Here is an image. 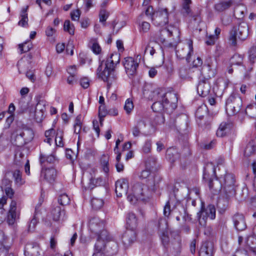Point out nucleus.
Returning a JSON list of instances; mask_svg holds the SVG:
<instances>
[{"mask_svg": "<svg viewBox=\"0 0 256 256\" xmlns=\"http://www.w3.org/2000/svg\"><path fill=\"white\" fill-rule=\"evenodd\" d=\"M104 200L100 198H93L91 200L92 208L95 210L100 209L104 205Z\"/></svg>", "mask_w": 256, "mask_h": 256, "instance_id": "obj_40", "label": "nucleus"}, {"mask_svg": "<svg viewBox=\"0 0 256 256\" xmlns=\"http://www.w3.org/2000/svg\"><path fill=\"white\" fill-rule=\"evenodd\" d=\"M56 160L55 156L54 154H50L48 156L40 155V162L42 164L45 162H47L48 163H53Z\"/></svg>", "mask_w": 256, "mask_h": 256, "instance_id": "obj_45", "label": "nucleus"}, {"mask_svg": "<svg viewBox=\"0 0 256 256\" xmlns=\"http://www.w3.org/2000/svg\"><path fill=\"white\" fill-rule=\"evenodd\" d=\"M44 112L36 110L34 114V118L36 122H41L44 118Z\"/></svg>", "mask_w": 256, "mask_h": 256, "instance_id": "obj_49", "label": "nucleus"}, {"mask_svg": "<svg viewBox=\"0 0 256 256\" xmlns=\"http://www.w3.org/2000/svg\"><path fill=\"white\" fill-rule=\"evenodd\" d=\"M104 184L103 180L101 178H92L90 180L89 188H94L96 186H100Z\"/></svg>", "mask_w": 256, "mask_h": 256, "instance_id": "obj_36", "label": "nucleus"}, {"mask_svg": "<svg viewBox=\"0 0 256 256\" xmlns=\"http://www.w3.org/2000/svg\"><path fill=\"white\" fill-rule=\"evenodd\" d=\"M152 98L156 100L152 106V109L155 112H162L164 108H168V105L172 109L176 108L178 97L174 92H166L164 90L157 89L152 92Z\"/></svg>", "mask_w": 256, "mask_h": 256, "instance_id": "obj_1", "label": "nucleus"}, {"mask_svg": "<svg viewBox=\"0 0 256 256\" xmlns=\"http://www.w3.org/2000/svg\"><path fill=\"white\" fill-rule=\"evenodd\" d=\"M231 5L230 1L221 2L215 5L214 8L217 12H222L228 8Z\"/></svg>", "mask_w": 256, "mask_h": 256, "instance_id": "obj_32", "label": "nucleus"}, {"mask_svg": "<svg viewBox=\"0 0 256 256\" xmlns=\"http://www.w3.org/2000/svg\"><path fill=\"white\" fill-rule=\"evenodd\" d=\"M32 48V44L30 42L18 45V48L21 54L29 51Z\"/></svg>", "mask_w": 256, "mask_h": 256, "instance_id": "obj_43", "label": "nucleus"}, {"mask_svg": "<svg viewBox=\"0 0 256 256\" xmlns=\"http://www.w3.org/2000/svg\"><path fill=\"white\" fill-rule=\"evenodd\" d=\"M68 74L72 76H76V68L75 65L70 66L67 68Z\"/></svg>", "mask_w": 256, "mask_h": 256, "instance_id": "obj_57", "label": "nucleus"}, {"mask_svg": "<svg viewBox=\"0 0 256 256\" xmlns=\"http://www.w3.org/2000/svg\"><path fill=\"white\" fill-rule=\"evenodd\" d=\"M82 116L79 114L76 117L75 119L74 128V132L76 134H79L80 132L82 126Z\"/></svg>", "mask_w": 256, "mask_h": 256, "instance_id": "obj_35", "label": "nucleus"}, {"mask_svg": "<svg viewBox=\"0 0 256 256\" xmlns=\"http://www.w3.org/2000/svg\"><path fill=\"white\" fill-rule=\"evenodd\" d=\"M136 239V230L127 228L122 236V242L126 248L132 245Z\"/></svg>", "mask_w": 256, "mask_h": 256, "instance_id": "obj_14", "label": "nucleus"}, {"mask_svg": "<svg viewBox=\"0 0 256 256\" xmlns=\"http://www.w3.org/2000/svg\"><path fill=\"white\" fill-rule=\"evenodd\" d=\"M245 114L250 118L256 119V108L253 107L252 106H248L246 110Z\"/></svg>", "mask_w": 256, "mask_h": 256, "instance_id": "obj_38", "label": "nucleus"}, {"mask_svg": "<svg viewBox=\"0 0 256 256\" xmlns=\"http://www.w3.org/2000/svg\"><path fill=\"white\" fill-rule=\"evenodd\" d=\"M202 111H204V114H206L207 112V108L206 105H203L200 106L198 108L196 112V116L200 117V118L203 116V115L201 114V112Z\"/></svg>", "mask_w": 256, "mask_h": 256, "instance_id": "obj_59", "label": "nucleus"}, {"mask_svg": "<svg viewBox=\"0 0 256 256\" xmlns=\"http://www.w3.org/2000/svg\"><path fill=\"white\" fill-rule=\"evenodd\" d=\"M63 132L60 129L57 130L55 137V143L57 146H62L64 143L62 142Z\"/></svg>", "mask_w": 256, "mask_h": 256, "instance_id": "obj_37", "label": "nucleus"}, {"mask_svg": "<svg viewBox=\"0 0 256 256\" xmlns=\"http://www.w3.org/2000/svg\"><path fill=\"white\" fill-rule=\"evenodd\" d=\"M91 44V48L92 52L96 54H99L101 52V48L99 45L96 38H92L90 41Z\"/></svg>", "mask_w": 256, "mask_h": 256, "instance_id": "obj_34", "label": "nucleus"}, {"mask_svg": "<svg viewBox=\"0 0 256 256\" xmlns=\"http://www.w3.org/2000/svg\"><path fill=\"white\" fill-rule=\"evenodd\" d=\"M64 212L58 206H54L51 210V216L55 221L63 220Z\"/></svg>", "mask_w": 256, "mask_h": 256, "instance_id": "obj_21", "label": "nucleus"}, {"mask_svg": "<svg viewBox=\"0 0 256 256\" xmlns=\"http://www.w3.org/2000/svg\"><path fill=\"white\" fill-rule=\"evenodd\" d=\"M211 88L210 83L208 78L202 77L200 78L197 86V92L200 96L205 97L209 94Z\"/></svg>", "mask_w": 256, "mask_h": 256, "instance_id": "obj_12", "label": "nucleus"}, {"mask_svg": "<svg viewBox=\"0 0 256 256\" xmlns=\"http://www.w3.org/2000/svg\"><path fill=\"white\" fill-rule=\"evenodd\" d=\"M241 41L246 40L250 36V28L248 24L241 21Z\"/></svg>", "mask_w": 256, "mask_h": 256, "instance_id": "obj_28", "label": "nucleus"}, {"mask_svg": "<svg viewBox=\"0 0 256 256\" xmlns=\"http://www.w3.org/2000/svg\"><path fill=\"white\" fill-rule=\"evenodd\" d=\"M162 222H164L165 224V227L164 228V232H162L160 236V238H161L162 242L163 245L164 246H166L168 245L169 242H170L169 237L168 236V230H167L168 229V224H167V222L166 220L161 218L159 222H158V226L160 228L161 224Z\"/></svg>", "mask_w": 256, "mask_h": 256, "instance_id": "obj_23", "label": "nucleus"}, {"mask_svg": "<svg viewBox=\"0 0 256 256\" xmlns=\"http://www.w3.org/2000/svg\"><path fill=\"white\" fill-rule=\"evenodd\" d=\"M222 181V184L224 190V194H226V200H224L222 198H219L218 201V206L221 207L222 202H224V204L222 208L225 209L226 208L228 204L227 199L228 197L234 194L235 190L234 188V184L235 182V179L234 176L232 174H226L224 177L220 178Z\"/></svg>", "mask_w": 256, "mask_h": 256, "instance_id": "obj_4", "label": "nucleus"}, {"mask_svg": "<svg viewBox=\"0 0 256 256\" xmlns=\"http://www.w3.org/2000/svg\"><path fill=\"white\" fill-rule=\"evenodd\" d=\"M110 156L108 154H103L100 158V168L108 176L110 171Z\"/></svg>", "mask_w": 256, "mask_h": 256, "instance_id": "obj_19", "label": "nucleus"}, {"mask_svg": "<svg viewBox=\"0 0 256 256\" xmlns=\"http://www.w3.org/2000/svg\"><path fill=\"white\" fill-rule=\"evenodd\" d=\"M128 180L123 178L117 180L116 182V192L118 196H122L123 194L128 196L129 189Z\"/></svg>", "mask_w": 256, "mask_h": 256, "instance_id": "obj_15", "label": "nucleus"}, {"mask_svg": "<svg viewBox=\"0 0 256 256\" xmlns=\"http://www.w3.org/2000/svg\"><path fill=\"white\" fill-rule=\"evenodd\" d=\"M120 56L117 54H112L107 58L103 66L102 62L98 67L96 73L98 77L108 84H110L116 78L114 74V65L119 63Z\"/></svg>", "mask_w": 256, "mask_h": 256, "instance_id": "obj_2", "label": "nucleus"}, {"mask_svg": "<svg viewBox=\"0 0 256 256\" xmlns=\"http://www.w3.org/2000/svg\"><path fill=\"white\" fill-rule=\"evenodd\" d=\"M13 178L16 184L20 186L24 184V180L22 178V173L19 170H16L12 172Z\"/></svg>", "mask_w": 256, "mask_h": 256, "instance_id": "obj_33", "label": "nucleus"}, {"mask_svg": "<svg viewBox=\"0 0 256 256\" xmlns=\"http://www.w3.org/2000/svg\"><path fill=\"white\" fill-rule=\"evenodd\" d=\"M81 86L84 88H88L90 86V81L87 78H82L80 80Z\"/></svg>", "mask_w": 256, "mask_h": 256, "instance_id": "obj_61", "label": "nucleus"}, {"mask_svg": "<svg viewBox=\"0 0 256 256\" xmlns=\"http://www.w3.org/2000/svg\"><path fill=\"white\" fill-rule=\"evenodd\" d=\"M246 245L250 250L256 248V238L254 236H250L248 237L245 241Z\"/></svg>", "mask_w": 256, "mask_h": 256, "instance_id": "obj_39", "label": "nucleus"}, {"mask_svg": "<svg viewBox=\"0 0 256 256\" xmlns=\"http://www.w3.org/2000/svg\"><path fill=\"white\" fill-rule=\"evenodd\" d=\"M248 58L252 62L256 60V48L254 46H252L248 50Z\"/></svg>", "mask_w": 256, "mask_h": 256, "instance_id": "obj_47", "label": "nucleus"}, {"mask_svg": "<svg viewBox=\"0 0 256 256\" xmlns=\"http://www.w3.org/2000/svg\"><path fill=\"white\" fill-rule=\"evenodd\" d=\"M140 31H142L144 32H146L149 30L150 25L148 22H143L140 24Z\"/></svg>", "mask_w": 256, "mask_h": 256, "instance_id": "obj_54", "label": "nucleus"}, {"mask_svg": "<svg viewBox=\"0 0 256 256\" xmlns=\"http://www.w3.org/2000/svg\"><path fill=\"white\" fill-rule=\"evenodd\" d=\"M20 214L19 209L16 206V202L12 200L10 206L8 214V222L9 224H13L15 221L18 218Z\"/></svg>", "mask_w": 256, "mask_h": 256, "instance_id": "obj_13", "label": "nucleus"}, {"mask_svg": "<svg viewBox=\"0 0 256 256\" xmlns=\"http://www.w3.org/2000/svg\"><path fill=\"white\" fill-rule=\"evenodd\" d=\"M200 224L204 226L208 218L214 220L216 218V208L213 205H208L206 208L202 206L201 210L197 214Z\"/></svg>", "mask_w": 256, "mask_h": 256, "instance_id": "obj_8", "label": "nucleus"}, {"mask_svg": "<svg viewBox=\"0 0 256 256\" xmlns=\"http://www.w3.org/2000/svg\"><path fill=\"white\" fill-rule=\"evenodd\" d=\"M100 22H104L107 20L108 16V13L105 10H101L99 14Z\"/></svg>", "mask_w": 256, "mask_h": 256, "instance_id": "obj_52", "label": "nucleus"}, {"mask_svg": "<svg viewBox=\"0 0 256 256\" xmlns=\"http://www.w3.org/2000/svg\"><path fill=\"white\" fill-rule=\"evenodd\" d=\"M150 198L148 188L140 182H136L132 184L128 190V200L132 204L137 201H146Z\"/></svg>", "mask_w": 256, "mask_h": 256, "instance_id": "obj_3", "label": "nucleus"}, {"mask_svg": "<svg viewBox=\"0 0 256 256\" xmlns=\"http://www.w3.org/2000/svg\"><path fill=\"white\" fill-rule=\"evenodd\" d=\"M134 108V104L132 100L127 99L125 102L124 109L127 114H130Z\"/></svg>", "mask_w": 256, "mask_h": 256, "instance_id": "obj_48", "label": "nucleus"}, {"mask_svg": "<svg viewBox=\"0 0 256 256\" xmlns=\"http://www.w3.org/2000/svg\"><path fill=\"white\" fill-rule=\"evenodd\" d=\"M98 240L95 244L94 248L96 252H103L104 250L105 244L104 241L108 240V234H106V238L105 239H102L99 238V236H98Z\"/></svg>", "mask_w": 256, "mask_h": 256, "instance_id": "obj_31", "label": "nucleus"}, {"mask_svg": "<svg viewBox=\"0 0 256 256\" xmlns=\"http://www.w3.org/2000/svg\"><path fill=\"white\" fill-rule=\"evenodd\" d=\"M244 68L246 71L244 74V80H248L250 78V72L252 70V67H248V68H246L244 66Z\"/></svg>", "mask_w": 256, "mask_h": 256, "instance_id": "obj_60", "label": "nucleus"}, {"mask_svg": "<svg viewBox=\"0 0 256 256\" xmlns=\"http://www.w3.org/2000/svg\"><path fill=\"white\" fill-rule=\"evenodd\" d=\"M36 214L34 216V218L32 219L28 226V230L32 232L34 230L35 226L38 222V219L36 216Z\"/></svg>", "mask_w": 256, "mask_h": 256, "instance_id": "obj_55", "label": "nucleus"}, {"mask_svg": "<svg viewBox=\"0 0 256 256\" xmlns=\"http://www.w3.org/2000/svg\"><path fill=\"white\" fill-rule=\"evenodd\" d=\"M58 202L62 206H66L69 204L70 202V198L66 194H63L59 196Z\"/></svg>", "mask_w": 256, "mask_h": 256, "instance_id": "obj_42", "label": "nucleus"}, {"mask_svg": "<svg viewBox=\"0 0 256 256\" xmlns=\"http://www.w3.org/2000/svg\"><path fill=\"white\" fill-rule=\"evenodd\" d=\"M240 55L238 54H234L230 60V64L232 65H238L240 64Z\"/></svg>", "mask_w": 256, "mask_h": 256, "instance_id": "obj_62", "label": "nucleus"}, {"mask_svg": "<svg viewBox=\"0 0 256 256\" xmlns=\"http://www.w3.org/2000/svg\"><path fill=\"white\" fill-rule=\"evenodd\" d=\"M216 40L217 36H208V40L206 41V44L208 45L214 44Z\"/></svg>", "mask_w": 256, "mask_h": 256, "instance_id": "obj_64", "label": "nucleus"}, {"mask_svg": "<svg viewBox=\"0 0 256 256\" xmlns=\"http://www.w3.org/2000/svg\"><path fill=\"white\" fill-rule=\"evenodd\" d=\"M89 228L90 230L99 236V238L102 239L106 238L107 231L104 229V223L98 218H92L89 222Z\"/></svg>", "mask_w": 256, "mask_h": 256, "instance_id": "obj_7", "label": "nucleus"}, {"mask_svg": "<svg viewBox=\"0 0 256 256\" xmlns=\"http://www.w3.org/2000/svg\"><path fill=\"white\" fill-rule=\"evenodd\" d=\"M150 174V170H149L146 169L140 172V174L138 175V177L140 180H144L149 178Z\"/></svg>", "mask_w": 256, "mask_h": 256, "instance_id": "obj_53", "label": "nucleus"}, {"mask_svg": "<svg viewBox=\"0 0 256 256\" xmlns=\"http://www.w3.org/2000/svg\"><path fill=\"white\" fill-rule=\"evenodd\" d=\"M210 172L214 175L216 170L214 165L212 163L207 164L204 168L203 178L208 181V185L210 190L214 194L220 192L224 194V190L220 179L218 178L209 179Z\"/></svg>", "mask_w": 256, "mask_h": 256, "instance_id": "obj_5", "label": "nucleus"}, {"mask_svg": "<svg viewBox=\"0 0 256 256\" xmlns=\"http://www.w3.org/2000/svg\"><path fill=\"white\" fill-rule=\"evenodd\" d=\"M64 29L65 31L68 32L71 35L74 34V26L72 24H70V22L69 20H66L64 22Z\"/></svg>", "mask_w": 256, "mask_h": 256, "instance_id": "obj_44", "label": "nucleus"}, {"mask_svg": "<svg viewBox=\"0 0 256 256\" xmlns=\"http://www.w3.org/2000/svg\"><path fill=\"white\" fill-rule=\"evenodd\" d=\"M182 12L184 13H186L188 14L190 13V6L192 3L191 0H182Z\"/></svg>", "mask_w": 256, "mask_h": 256, "instance_id": "obj_41", "label": "nucleus"}, {"mask_svg": "<svg viewBox=\"0 0 256 256\" xmlns=\"http://www.w3.org/2000/svg\"><path fill=\"white\" fill-rule=\"evenodd\" d=\"M234 128L233 124L228 120L227 122H222L220 124L217 130L216 134L218 137H224L230 134Z\"/></svg>", "mask_w": 256, "mask_h": 256, "instance_id": "obj_16", "label": "nucleus"}, {"mask_svg": "<svg viewBox=\"0 0 256 256\" xmlns=\"http://www.w3.org/2000/svg\"><path fill=\"white\" fill-rule=\"evenodd\" d=\"M80 11L78 10H73L70 13L71 18L72 20H78L80 16Z\"/></svg>", "mask_w": 256, "mask_h": 256, "instance_id": "obj_56", "label": "nucleus"}, {"mask_svg": "<svg viewBox=\"0 0 256 256\" xmlns=\"http://www.w3.org/2000/svg\"><path fill=\"white\" fill-rule=\"evenodd\" d=\"M162 36L167 35L168 38L165 37L160 38L162 42H168L169 44L172 47L176 46L180 41V32L178 28L176 26H170L168 28L162 30L160 32Z\"/></svg>", "mask_w": 256, "mask_h": 256, "instance_id": "obj_6", "label": "nucleus"}, {"mask_svg": "<svg viewBox=\"0 0 256 256\" xmlns=\"http://www.w3.org/2000/svg\"><path fill=\"white\" fill-rule=\"evenodd\" d=\"M239 31L238 26H234L230 32L228 41L230 45L236 46L237 44V36Z\"/></svg>", "mask_w": 256, "mask_h": 256, "instance_id": "obj_25", "label": "nucleus"}, {"mask_svg": "<svg viewBox=\"0 0 256 256\" xmlns=\"http://www.w3.org/2000/svg\"><path fill=\"white\" fill-rule=\"evenodd\" d=\"M176 207V204L170 199L166 204L164 208V214L166 217H168L171 212Z\"/></svg>", "mask_w": 256, "mask_h": 256, "instance_id": "obj_30", "label": "nucleus"}, {"mask_svg": "<svg viewBox=\"0 0 256 256\" xmlns=\"http://www.w3.org/2000/svg\"><path fill=\"white\" fill-rule=\"evenodd\" d=\"M176 52V56L180 59L186 58L188 62H189L192 54H193L192 40H189L186 44L179 46Z\"/></svg>", "mask_w": 256, "mask_h": 256, "instance_id": "obj_9", "label": "nucleus"}, {"mask_svg": "<svg viewBox=\"0 0 256 256\" xmlns=\"http://www.w3.org/2000/svg\"><path fill=\"white\" fill-rule=\"evenodd\" d=\"M126 220L127 228L136 230L138 222L136 216L134 213L128 212L126 216Z\"/></svg>", "mask_w": 256, "mask_h": 256, "instance_id": "obj_20", "label": "nucleus"}, {"mask_svg": "<svg viewBox=\"0 0 256 256\" xmlns=\"http://www.w3.org/2000/svg\"><path fill=\"white\" fill-rule=\"evenodd\" d=\"M212 246L210 242L204 243L200 247L199 252V256H212Z\"/></svg>", "mask_w": 256, "mask_h": 256, "instance_id": "obj_26", "label": "nucleus"}, {"mask_svg": "<svg viewBox=\"0 0 256 256\" xmlns=\"http://www.w3.org/2000/svg\"><path fill=\"white\" fill-rule=\"evenodd\" d=\"M47 102L44 100H40L36 106V110L44 112Z\"/></svg>", "mask_w": 256, "mask_h": 256, "instance_id": "obj_46", "label": "nucleus"}, {"mask_svg": "<svg viewBox=\"0 0 256 256\" xmlns=\"http://www.w3.org/2000/svg\"><path fill=\"white\" fill-rule=\"evenodd\" d=\"M99 116L100 117H104L106 114L104 104L100 105L99 107L98 110Z\"/></svg>", "mask_w": 256, "mask_h": 256, "instance_id": "obj_63", "label": "nucleus"}, {"mask_svg": "<svg viewBox=\"0 0 256 256\" xmlns=\"http://www.w3.org/2000/svg\"><path fill=\"white\" fill-rule=\"evenodd\" d=\"M152 21L156 26H164L168 22V12L166 8H160L152 16Z\"/></svg>", "mask_w": 256, "mask_h": 256, "instance_id": "obj_10", "label": "nucleus"}, {"mask_svg": "<svg viewBox=\"0 0 256 256\" xmlns=\"http://www.w3.org/2000/svg\"><path fill=\"white\" fill-rule=\"evenodd\" d=\"M28 9V6L23 8L20 12V20L18 22V25L23 28H28V16L27 14V10Z\"/></svg>", "mask_w": 256, "mask_h": 256, "instance_id": "obj_24", "label": "nucleus"}, {"mask_svg": "<svg viewBox=\"0 0 256 256\" xmlns=\"http://www.w3.org/2000/svg\"><path fill=\"white\" fill-rule=\"evenodd\" d=\"M56 176V170L52 168L42 170L41 176H43L45 180L50 182L54 181Z\"/></svg>", "mask_w": 256, "mask_h": 256, "instance_id": "obj_18", "label": "nucleus"}, {"mask_svg": "<svg viewBox=\"0 0 256 256\" xmlns=\"http://www.w3.org/2000/svg\"><path fill=\"white\" fill-rule=\"evenodd\" d=\"M39 246L36 243L28 244L24 248L26 256H38L40 254Z\"/></svg>", "mask_w": 256, "mask_h": 256, "instance_id": "obj_17", "label": "nucleus"}, {"mask_svg": "<svg viewBox=\"0 0 256 256\" xmlns=\"http://www.w3.org/2000/svg\"><path fill=\"white\" fill-rule=\"evenodd\" d=\"M148 52H149L152 56L155 53V50L154 47L152 46L150 44H148L145 48L144 54H146Z\"/></svg>", "mask_w": 256, "mask_h": 256, "instance_id": "obj_58", "label": "nucleus"}, {"mask_svg": "<svg viewBox=\"0 0 256 256\" xmlns=\"http://www.w3.org/2000/svg\"><path fill=\"white\" fill-rule=\"evenodd\" d=\"M17 135H20L22 138L25 142H30L33 139L34 136L33 131L31 129L28 128L25 129L20 133L18 132Z\"/></svg>", "mask_w": 256, "mask_h": 256, "instance_id": "obj_27", "label": "nucleus"}, {"mask_svg": "<svg viewBox=\"0 0 256 256\" xmlns=\"http://www.w3.org/2000/svg\"><path fill=\"white\" fill-rule=\"evenodd\" d=\"M256 153V140H250L246 144L244 152V156H251Z\"/></svg>", "mask_w": 256, "mask_h": 256, "instance_id": "obj_22", "label": "nucleus"}, {"mask_svg": "<svg viewBox=\"0 0 256 256\" xmlns=\"http://www.w3.org/2000/svg\"><path fill=\"white\" fill-rule=\"evenodd\" d=\"M226 112L228 116H231L236 114L238 110L234 106L230 105L226 106Z\"/></svg>", "mask_w": 256, "mask_h": 256, "instance_id": "obj_51", "label": "nucleus"}, {"mask_svg": "<svg viewBox=\"0 0 256 256\" xmlns=\"http://www.w3.org/2000/svg\"><path fill=\"white\" fill-rule=\"evenodd\" d=\"M140 56L138 55L136 58L132 57H127L124 58V66L128 75H134L138 66Z\"/></svg>", "mask_w": 256, "mask_h": 256, "instance_id": "obj_11", "label": "nucleus"}, {"mask_svg": "<svg viewBox=\"0 0 256 256\" xmlns=\"http://www.w3.org/2000/svg\"><path fill=\"white\" fill-rule=\"evenodd\" d=\"M152 141L150 140H147L144 142L142 146V152L144 153L148 154L150 152L152 147Z\"/></svg>", "mask_w": 256, "mask_h": 256, "instance_id": "obj_50", "label": "nucleus"}, {"mask_svg": "<svg viewBox=\"0 0 256 256\" xmlns=\"http://www.w3.org/2000/svg\"><path fill=\"white\" fill-rule=\"evenodd\" d=\"M6 238L4 232L0 230V252H6L9 246L6 245Z\"/></svg>", "mask_w": 256, "mask_h": 256, "instance_id": "obj_29", "label": "nucleus"}]
</instances>
